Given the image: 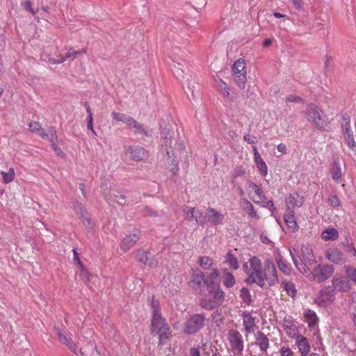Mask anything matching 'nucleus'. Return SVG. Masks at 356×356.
I'll list each match as a JSON object with an SVG mask.
<instances>
[{"label":"nucleus","instance_id":"20e7f679","mask_svg":"<svg viewBox=\"0 0 356 356\" xmlns=\"http://www.w3.org/2000/svg\"><path fill=\"white\" fill-rule=\"evenodd\" d=\"M301 256H291L298 270L302 274H307L309 271V266L316 262L312 250L309 246H302Z\"/></svg>","mask_w":356,"mask_h":356},{"label":"nucleus","instance_id":"c9c22d12","mask_svg":"<svg viewBox=\"0 0 356 356\" xmlns=\"http://www.w3.org/2000/svg\"><path fill=\"white\" fill-rule=\"evenodd\" d=\"M168 168L172 175L177 176L179 172V162L176 158H168Z\"/></svg>","mask_w":356,"mask_h":356},{"label":"nucleus","instance_id":"3c124183","mask_svg":"<svg viewBox=\"0 0 356 356\" xmlns=\"http://www.w3.org/2000/svg\"><path fill=\"white\" fill-rule=\"evenodd\" d=\"M299 227L294 219V216L291 213V231L296 232L298 229Z\"/></svg>","mask_w":356,"mask_h":356},{"label":"nucleus","instance_id":"9b49d317","mask_svg":"<svg viewBox=\"0 0 356 356\" xmlns=\"http://www.w3.org/2000/svg\"><path fill=\"white\" fill-rule=\"evenodd\" d=\"M334 272L332 265H318L312 270V279L316 282H324L330 278Z\"/></svg>","mask_w":356,"mask_h":356},{"label":"nucleus","instance_id":"72a5a7b5","mask_svg":"<svg viewBox=\"0 0 356 356\" xmlns=\"http://www.w3.org/2000/svg\"><path fill=\"white\" fill-rule=\"evenodd\" d=\"M339 236V233L335 229H327L322 232V238L325 241L336 240Z\"/></svg>","mask_w":356,"mask_h":356},{"label":"nucleus","instance_id":"c03bdc74","mask_svg":"<svg viewBox=\"0 0 356 356\" xmlns=\"http://www.w3.org/2000/svg\"><path fill=\"white\" fill-rule=\"evenodd\" d=\"M329 204L334 207H339L340 206V200L336 195H330L328 198Z\"/></svg>","mask_w":356,"mask_h":356},{"label":"nucleus","instance_id":"69168bd1","mask_svg":"<svg viewBox=\"0 0 356 356\" xmlns=\"http://www.w3.org/2000/svg\"><path fill=\"white\" fill-rule=\"evenodd\" d=\"M243 139L249 144H254L255 143L254 140L252 139L249 135H245L243 136Z\"/></svg>","mask_w":356,"mask_h":356},{"label":"nucleus","instance_id":"f3484780","mask_svg":"<svg viewBox=\"0 0 356 356\" xmlns=\"http://www.w3.org/2000/svg\"><path fill=\"white\" fill-rule=\"evenodd\" d=\"M332 286L335 290L346 292L350 290V283L348 277L343 275H335L332 278Z\"/></svg>","mask_w":356,"mask_h":356},{"label":"nucleus","instance_id":"7c9ffc66","mask_svg":"<svg viewBox=\"0 0 356 356\" xmlns=\"http://www.w3.org/2000/svg\"><path fill=\"white\" fill-rule=\"evenodd\" d=\"M223 284L227 288H231L234 286L236 281L234 275L227 270L223 271L222 275Z\"/></svg>","mask_w":356,"mask_h":356},{"label":"nucleus","instance_id":"412c9836","mask_svg":"<svg viewBox=\"0 0 356 356\" xmlns=\"http://www.w3.org/2000/svg\"><path fill=\"white\" fill-rule=\"evenodd\" d=\"M326 257L336 264H342L346 262L343 254L337 248L329 249L326 252Z\"/></svg>","mask_w":356,"mask_h":356},{"label":"nucleus","instance_id":"603ef678","mask_svg":"<svg viewBox=\"0 0 356 356\" xmlns=\"http://www.w3.org/2000/svg\"><path fill=\"white\" fill-rule=\"evenodd\" d=\"M286 145L284 144H280L277 146V150L280 153L278 156H280L281 155L286 153Z\"/></svg>","mask_w":356,"mask_h":356},{"label":"nucleus","instance_id":"ea45409f","mask_svg":"<svg viewBox=\"0 0 356 356\" xmlns=\"http://www.w3.org/2000/svg\"><path fill=\"white\" fill-rule=\"evenodd\" d=\"M240 297L246 305H250L252 302L251 296L247 288L243 287L241 289Z\"/></svg>","mask_w":356,"mask_h":356},{"label":"nucleus","instance_id":"2f4dec72","mask_svg":"<svg viewBox=\"0 0 356 356\" xmlns=\"http://www.w3.org/2000/svg\"><path fill=\"white\" fill-rule=\"evenodd\" d=\"M3 183L7 184L12 182L15 177V172L13 168H10L8 172L1 171Z\"/></svg>","mask_w":356,"mask_h":356},{"label":"nucleus","instance_id":"4be33fe9","mask_svg":"<svg viewBox=\"0 0 356 356\" xmlns=\"http://www.w3.org/2000/svg\"><path fill=\"white\" fill-rule=\"evenodd\" d=\"M296 345L302 356H306L310 350V344L307 339L301 334L295 335Z\"/></svg>","mask_w":356,"mask_h":356},{"label":"nucleus","instance_id":"2eb2a0df","mask_svg":"<svg viewBox=\"0 0 356 356\" xmlns=\"http://www.w3.org/2000/svg\"><path fill=\"white\" fill-rule=\"evenodd\" d=\"M225 213L212 207H209L205 213L206 220L213 226L222 225L225 221Z\"/></svg>","mask_w":356,"mask_h":356},{"label":"nucleus","instance_id":"e2e57ef3","mask_svg":"<svg viewBox=\"0 0 356 356\" xmlns=\"http://www.w3.org/2000/svg\"><path fill=\"white\" fill-rule=\"evenodd\" d=\"M36 134H38L43 139L48 138V134L45 133L42 127L40 128V130L38 131Z\"/></svg>","mask_w":356,"mask_h":356},{"label":"nucleus","instance_id":"f704fd0d","mask_svg":"<svg viewBox=\"0 0 356 356\" xmlns=\"http://www.w3.org/2000/svg\"><path fill=\"white\" fill-rule=\"evenodd\" d=\"M254 161L260 174L263 177H266L268 175V167L264 159L261 157L254 159Z\"/></svg>","mask_w":356,"mask_h":356},{"label":"nucleus","instance_id":"0eeeda50","mask_svg":"<svg viewBox=\"0 0 356 356\" xmlns=\"http://www.w3.org/2000/svg\"><path fill=\"white\" fill-rule=\"evenodd\" d=\"M111 115L114 121L124 122L130 127L134 128L136 133L142 136L148 135L147 131L143 127V124L138 123L132 117L116 111H112Z\"/></svg>","mask_w":356,"mask_h":356},{"label":"nucleus","instance_id":"de8ad7c7","mask_svg":"<svg viewBox=\"0 0 356 356\" xmlns=\"http://www.w3.org/2000/svg\"><path fill=\"white\" fill-rule=\"evenodd\" d=\"M277 265L280 270L286 274L289 273V269L287 265H286L280 259L277 261Z\"/></svg>","mask_w":356,"mask_h":356},{"label":"nucleus","instance_id":"052dcab7","mask_svg":"<svg viewBox=\"0 0 356 356\" xmlns=\"http://www.w3.org/2000/svg\"><path fill=\"white\" fill-rule=\"evenodd\" d=\"M252 150L254 154V160L261 157L256 146L252 147Z\"/></svg>","mask_w":356,"mask_h":356},{"label":"nucleus","instance_id":"8fccbe9b","mask_svg":"<svg viewBox=\"0 0 356 356\" xmlns=\"http://www.w3.org/2000/svg\"><path fill=\"white\" fill-rule=\"evenodd\" d=\"M222 86H221L222 95L224 97H229V95H230V93H229L230 90H229L227 84L225 82H222Z\"/></svg>","mask_w":356,"mask_h":356},{"label":"nucleus","instance_id":"bf43d9fd","mask_svg":"<svg viewBox=\"0 0 356 356\" xmlns=\"http://www.w3.org/2000/svg\"><path fill=\"white\" fill-rule=\"evenodd\" d=\"M219 276V272L218 269H213L211 273L210 274V278L211 280H213L215 278H217ZM212 281V280H210Z\"/></svg>","mask_w":356,"mask_h":356},{"label":"nucleus","instance_id":"7ed1b4c3","mask_svg":"<svg viewBox=\"0 0 356 356\" xmlns=\"http://www.w3.org/2000/svg\"><path fill=\"white\" fill-rule=\"evenodd\" d=\"M305 116L308 122L314 128L325 131L328 127L327 115L315 104H310L305 111Z\"/></svg>","mask_w":356,"mask_h":356},{"label":"nucleus","instance_id":"bb28decb","mask_svg":"<svg viewBox=\"0 0 356 356\" xmlns=\"http://www.w3.org/2000/svg\"><path fill=\"white\" fill-rule=\"evenodd\" d=\"M241 205L243 211H245L250 217L254 218H259V215L254 210V208L252 204L250 201H248L246 199H243L241 202Z\"/></svg>","mask_w":356,"mask_h":356},{"label":"nucleus","instance_id":"680f3d73","mask_svg":"<svg viewBox=\"0 0 356 356\" xmlns=\"http://www.w3.org/2000/svg\"><path fill=\"white\" fill-rule=\"evenodd\" d=\"M281 356H289V348L286 347H282L281 350Z\"/></svg>","mask_w":356,"mask_h":356},{"label":"nucleus","instance_id":"dca6fc26","mask_svg":"<svg viewBox=\"0 0 356 356\" xmlns=\"http://www.w3.org/2000/svg\"><path fill=\"white\" fill-rule=\"evenodd\" d=\"M334 300V291L330 286H328L320 291L316 301L318 305H327L332 302Z\"/></svg>","mask_w":356,"mask_h":356},{"label":"nucleus","instance_id":"13d9d810","mask_svg":"<svg viewBox=\"0 0 356 356\" xmlns=\"http://www.w3.org/2000/svg\"><path fill=\"white\" fill-rule=\"evenodd\" d=\"M87 127L90 130H92V121H93V116H88L87 118Z\"/></svg>","mask_w":356,"mask_h":356},{"label":"nucleus","instance_id":"864d4df0","mask_svg":"<svg viewBox=\"0 0 356 356\" xmlns=\"http://www.w3.org/2000/svg\"><path fill=\"white\" fill-rule=\"evenodd\" d=\"M345 251L346 252L351 253L353 257H356V249L353 245H348L346 248Z\"/></svg>","mask_w":356,"mask_h":356},{"label":"nucleus","instance_id":"4c0bfd02","mask_svg":"<svg viewBox=\"0 0 356 356\" xmlns=\"http://www.w3.org/2000/svg\"><path fill=\"white\" fill-rule=\"evenodd\" d=\"M156 332L158 334L160 341H161L163 339L168 338L170 334V328L168 324H165V325H163V327H161L160 329H159Z\"/></svg>","mask_w":356,"mask_h":356},{"label":"nucleus","instance_id":"5fc2aeb1","mask_svg":"<svg viewBox=\"0 0 356 356\" xmlns=\"http://www.w3.org/2000/svg\"><path fill=\"white\" fill-rule=\"evenodd\" d=\"M140 261L146 265H149V266L152 265V264L148 261V253L147 252H143V254L142 257L140 259Z\"/></svg>","mask_w":356,"mask_h":356},{"label":"nucleus","instance_id":"c756f323","mask_svg":"<svg viewBox=\"0 0 356 356\" xmlns=\"http://www.w3.org/2000/svg\"><path fill=\"white\" fill-rule=\"evenodd\" d=\"M225 262L233 270H237L239 264L236 257L232 254V251L227 253Z\"/></svg>","mask_w":356,"mask_h":356},{"label":"nucleus","instance_id":"ddd939ff","mask_svg":"<svg viewBox=\"0 0 356 356\" xmlns=\"http://www.w3.org/2000/svg\"><path fill=\"white\" fill-rule=\"evenodd\" d=\"M211 282L205 279V276L202 271L199 270H193L190 283L191 287L197 292L200 293L204 285L208 287V284H211Z\"/></svg>","mask_w":356,"mask_h":356},{"label":"nucleus","instance_id":"49530a36","mask_svg":"<svg viewBox=\"0 0 356 356\" xmlns=\"http://www.w3.org/2000/svg\"><path fill=\"white\" fill-rule=\"evenodd\" d=\"M41 126L38 122H30L29 124V129L31 132L37 133L40 130Z\"/></svg>","mask_w":356,"mask_h":356},{"label":"nucleus","instance_id":"a18cd8bd","mask_svg":"<svg viewBox=\"0 0 356 356\" xmlns=\"http://www.w3.org/2000/svg\"><path fill=\"white\" fill-rule=\"evenodd\" d=\"M344 123H342V131L343 136H346L348 134H353V131L350 129V120H344Z\"/></svg>","mask_w":356,"mask_h":356},{"label":"nucleus","instance_id":"e433bc0d","mask_svg":"<svg viewBox=\"0 0 356 356\" xmlns=\"http://www.w3.org/2000/svg\"><path fill=\"white\" fill-rule=\"evenodd\" d=\"M198 263L204 270L209 269L213 264V259L208 256L200 257Z\"/></svg>","mask_w":356,"mask_h":356},{"label":"nucleus","instance_id":"1a4fd4ad","mask_svg":"<svg viewBox=\"0 0 356 356\" xmlns=\"http://www.w3.org/2000/svg\"><path fill=\"white\" fill-rule=\"evenodd\" d=\"M234 79L241 89H244L246 82V66L245 60L239 58L232 65Z\"/></svg>","mask_w":356,"mask_h":356},{"label":"nucleus","instance_id":"774afa93","mask_svg":"<svg viewBox=\"0 0 356 356\" xmlns=\"http://www.w3.org/2000/svg\"><path fill=\"white\" fill-rule=\"evenodd\" d=\"M73 254L74 259L77 261V264L79 266V262H81V261L80 260L78 252L75 249L73 250Z\"/></svg>","mask_w":356,"mask_h":356},{"label":"nucleus","instance_id":"393cba45","mask_svg":"<svg viewBox=\"0 0 356 356\" xmlns=\"http://www.w3.org/2000/svg\"><path fill=\"white\" fill-rule=\"evenodd\" d=\"M183 212L185 215V218L188 220H195L196 222L200 223V218L202 216V213L199 211H197L198 216L195 215V207H191L188 206H185L183 209Z\"/></svg>","mask_w":356,"mask_h":356},{"label":"nucleus","instance_id":"4d7b16f0","mask_svg":"<svg viewBox=\"0 0 356 356\" xmlns=\"http://www.w3.org/2000/svg\"><path fill=\"white\" fill-rule=\"evenodd\" d=\"M190 356H200L199 349L197 348H191L190 349Z\"/></svg>","mask_w":356,"mask_h":356},{"label":"nucleus","instance_id":"37998d69","mask_svg":"<svg viewBox=\"0 0 356 356\" xmlns=\"http://www.w3.org/2000/svg\"><path fill=\"white\" fill-rule=\"evenodd\" d=\"M302 197L296 193L291 195V204L296 207H300L302 205Z\"/></svg>","mask_w":356,"mask_h":356},{"label":"nucleus","instance_id":"6e6d98bb","mask_svg":"<svg viewBox=\"0 0 356 356\" xmlns=\"http://www.w3.org/2000/svg\"><path fill=\"white\" fill-rule=\"evenodd\" d=\"M291 102H294L297 104H300L301 105H303V100L302 98L296 96L291 95L290 98Z\"/></svg>","mask_w":356,"mask_h":356},{"label":"nucleus","instance_id":"9d476101","mask_svg":"<svg viewBox=\"0 0 356 356\" xmlns=\"http://www.w3.org/2000/svg\"><path fill=\"white\" fill-rule=\"evenodd\" d=\"M227 340L234 355H241L244 349V342L241 334L238 330H231L228 332Z\"/></svg>","mask_w":356,"mask_h":356},{"label":"nucleus","instance_id":"a878e982","mask_svg":"<svg viewBox=\"0 0 356 356\" xmlns=\"http://www.w3.org/2000/svg\"><path fill=\"white\" fill-rule=\"evenodd\" d=\"M79 275L83 280L84 284L88 286H90V282H91L93 276L84 267L82 262H79Z\"/></svg>","mask_w":356,"mask_h":356},{"label":"nucleus","instance_id":"338daca9","mask_svg":"<svg viewBox=\"0 0 356 356\" xmlns=\"http://www.w3.org/2000/svg\"><path fill=\"white\" fill-rule=\"evenodd\" d=\"M79 188L81 191V193L83 196L86 195V190H85V184L83 183H79Z\"/></svg>","mask_w":356,"mask_h":356},{"label":"nucleus","instance_id":"a19ab883","mask_svg":"<svg viewBox=\"0 0 356 356\" xmlns=\"http://www.w3.org/2000/svg\"><path fill=\"white\" fill-rule=\"evenodd\" d=\"M344 270L348 277L356 284V267L353 268L350 266H345Z\"/></svg>","mask_w":356,"mask_h":356},{"label":"nucleus","instance_id":"b1692460","mask_svg":"<svg viewBox=\"0 0 356 356\" xmlns=\"http://www.w3.org/2000/svg\"><path fill=\"white\" fill-rule=\"evenodd\" d=\"M256 344L259 346L261 351L266 353L269 348V340L268 338L261 331H259L255 334Z\"/></svg>","mask_w":356,"mask_h":356},{"label":"nucleus","instance_id":"f257e3e1","mask_svg":"<svg viewBox=\"0 0 356 356\" xmlns=\"http://www.w3.org/2000/svg\"><path fill=\"white\" fill-rule=\"evenodd\" d=\"M243 268L248 275L246 279L248 283H255L263 286L266 282L269 285H274L277 281L275 267L271 261H267L265 264L263 270L261 260L258 257H253L243 264Z\"/></svg>","mask_w":356,"mask_h":356},{"label":"nucleus","instance_id":"f8f14e48","mask_svg":"<svg viewBox=\"0 0 356 356\" xmlns=\"http://www.w3.org/2000/svg\"><path fill=\"white\" fill-rule=\"evenodd\" d=\"M58 341L66 346L68 349L78 356H83V352L78 348L77 344L73 341L70 336L64 330L58 329L56 332Z\"/></svg>","mask_w":356,"mask_h":356},{"label":"nucleus","instance_id":"a211bd4d","mask_svg":"<svg viewBox=\"0 0 356 356\" xmlns=\"http://www.w3.org/2000/svg\"><path fill=\"white\" fill-rule=\"evenodd\" d=\"M73 207L76 213L79 216V218L86 228L88 229H92V223L86 209L78 202H76V204L73 205Z\"/></svg>","mask_w":356,"mask_h":356},{"label":"nucleus","instance_id":"f03ea898","mask_svg":"<svg viewBox=\"0 0 356 356\" xmlns=\"http://www.w3.org/2000/svg\"><path fill=\"white\" fill-rule=\"evenodd\" d=\"M208 295L201 300L200 305L206 309H212L220 306L225 300V293L220 287L211 282L208 284Z\"/></svg>","mask_w":356,"mask_h":356},{"label":"nucleus","instance_id":"6e6552de","mask_svg":"<svg viewBox=\"0 0 356 356\" xmlns=\"http://www.w3.org/2000/svg\"><path fill=\"white\" fill-rule=\"evenodd\" d=\"M87 52L86 48H83L79 50H74L73 48L70 47H65L62 49V53L60 54L56 58L50 56L49 57L48 60L49 62L52 64H60L63 63L67 59H72L74 60L75 58L81 54H85Z\"/></svg>","mask_w":356,"mask_h":356},{"label":"nucleus","instance_id":"5701e85b","mask_svg":"<svg viewBox=\"0 0 356 356\" xmlns=\"http://www.w3.org/2000/svg\"><path fill=\"white\" fill-rule=\"evenodd\" d=\"M167 324L165 319L162 318L160 311L154 309V314H152V324H151V332H155L161 327Z\"/></svg>","mask_w":356,"mask_h":356},{"label":"nucleus","instance_id":"09e8293b","mask_svg":"<svg viewBox=\"0 0 356 356\" xmlns=\"http://www.w3.org/2000/svg\"><path fill=\"white\" fill-rule=\"evenodd\" d=\"M24 8L31 13L33 15H35L36 12H38V9L34 10L32 8V3L30 0H26L24 3Z\"/></svg>","mask_w":356,"mask_h":356},{"label":"nucleus","instance_id":"cd10ccee","mask_svg":"<svg viewBox=\"0 0 356 356\" xmlns=\"http://www.w3.org/2000/svg\"><path fill=\"white\" fill-rule=\"evenodd\" d=\"M303 315L309 327H315L317 325L318 318L315 312L307 309L304 311Z\"/></svg>","mask_w":356,"mask_h":356},{"label":"nucleus","instance_id":"4468645a","mask_svg":"<svg viewBox=\"0 0 356 356\" xmlns=\"http://www.w3.org/2000/svg\"><path fill=\"white\" fill-rule=\"evenodd\" d=\"M140 237V231L134 229L132 232L126 234L121 240L120 249L126 252L131 249L139 240Z\"/></svg>","mask_w":356,"mask_h":356},{"label":"nucleus","instance_id":"6ab92c4d","mask_svg":"<svg viewBox=\"0 0 356 356\" xmlns=\"http://www.w3.org/2000/svg\"><path fill=\"white\" fill-rule=\"evenodd\" d=\"M243 325L246 336L248 334L254 332L257 329L255 318L249 312H244L243 314Z\"/></svg>","mask_w":356,"mask_h":356},{"label":"nucleus","instance_id":"58836bf2","mask_svg":"<svg viewBox=\"0 0 356 356\" xmlns=\"http://www.w3.org/2000/svg\"><path fill=\"white\" fill-rule=\"evenodd\" d=\"M344 138L348 146L351 149L354 154H356V142L354 139L353 133L348 134L347 135L344 136Z\"/></svg>","mask_w":356,"mask_h":356},{"label":"nucleus","instance_id":"aec40b11","mask_svg":"<svg viewBox=\"0 0 356 356\" xmlns=\"http://www.w3.org/2000/svg\"><path fill=\"white\" fill-rule=\"evenodd\" d=\"M129 157L135 161H140L147 157L145 149L140 147H129L126 150Z\"/></svg>","mask_w":356,"mask_h":356},{"label":"nucleus","instance_id":"473e14b6","mask_svg":"<svg viewBox=\"0 0 356 356\" xmlns=\"http://www.w3.org/2000/svg\"><path fill=\"white\" fill-rule=\"evenodd\" d=\"M292 4L294 8L298 10V13L296 15L301 17V19H298V21L302 20V17L305 13V4L303 3L302 0H292Z\"/></svg>","mask_w":356,"mask_h":356},{"label":"nucleus","instance_id":"79ce46f5","mask_svg":"<svg viewBox=\"0 0 356 356\" xmlns=\"http://www.w3.org/2000/svg\"><path fill=\"white\" fill-rule=\"evenodd\" d=\"M172 71L178 79L181 80L184 79V70L181 67L180 63L175 65L172 68Z\"/></svg>","mask_w":356,"mask_h":356},{"label":"nucleus","instance_id":"0e129e2a","mask_svg":"<svg viewBox=\"0 0 356 356\" xmlns=\"http://www.w3.org/2000/svg\"><path fill=\"white\" fill-rule=\"evenodd\" d=\"M273 43V40L272 39L270 38H268V39H266L264 42H263V46L264 47H270Z\"/></svg>","mask_w":356,"mask_h":356},{"label":"nucleus","instance_id":"c85d7f7f","mask_svg":"<svg viewBox=\"0 0 356 356\" xmlns=\"http://www.w3.org/2000/svg\"><path fill=\"white\" fill-rule=\"evenodd\" d=\"M330 174L333 180H334L337 183H340V179L342 175V170L338 161H334L330 169Z\"/></svg>","mask_w":356,"mask_h":356},{"label":"nucleus","instance_id":"423d86ee","mask_svg":"<svg viewBox=\"0 0 356 356\" xmlns=\"http://www.w3.org/2000/svg\"><path fill=\"white\" fill-rule=\"evenodd\" d=\"M247 191L250 198L255 204H262L270 209L273 207V202L266 199L261 188L255 183L250 181L248 184Z\"/></svg>","mask_w":356,"mask_h":356},{"label":"nucleus","instance_id":"39448f33","mask_svg":"<svg viewBox=\"0 0 356 356\" xmlns=\"http://www.w3.org/2000/svg\"><path fill=\"white\" fill-rule=\"evenodd\" d=\"M205 320L204 314L191 315L184 323L183 332L187 335L196 334L204 325Z\"/></svg>","mask_w":356,"mask_h":356}]
</instances>
